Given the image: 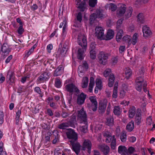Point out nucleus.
Masks as SVG:
<instances>
[{
  "label": "nucleus",
  "mask_w": 155,
  "mask_h": 155,
  "mask_svg": "<svg viewBox=\"0 0 155 155\" xmlns=\"http://www.w3.org/2000/svg\"><path fill=\"white\" fill-rule=\"evenodd\" d=\"M65 90L69 92L71 94L76 93L77 94L80 93V91L75 85L73 83L68 84L65 86Z\"/></svg>",
  "instance_id": "obj_1"
},
{
  "label": "nucleus",
  "mask_w": 155,
  "mask_h": 155,
  "mask_svg": "<svg viewBox=\"0 0 155 155\" xmlns=\"http://www.w3.org/2000/svg\"><path fill=\"white\" fill-rule=\"evenodd\" d=\"M103 17L104 15L102 13V12L99 10L97 9L95 12L94 13L90 15L89 19L90 24L92 25L97 18H102Z\"/></svg>",
  "instance_id": "obj_2"
},
{
  "label": "nucleus",
  "mask_w": 155,
  "mask_h": 155,
  "mask_svg": "<svg viewBox=\"0 0 155 155\" xmlns=\"http://www.w3.org/2000/svg\"><path fill=\"white\" fill-rule=\"evenodd\" d=\"M98 56L99 63L103 65H105L108 58V54L102 51L100 52Z\"/></svg>",
  "instance_id": "obj_3"
},
{
  "label": "nucleus",
  "mask_w": 155,
  "mask_h": 155,
  "mask_svg": "<svg viewBox=\"0 0 155 155\" xmlns=\"http://www.w3.org/2000/svg\"><path fill=\"white\" fill-rule=\"evenodd\" d=\"M136 82L137 85L136 87L137 91L139 92L141 91L142 89V86L143 85V91L145 93L147 92V84L146 81H144V80L143 79L142 81H136Z\"/></svg>",
  "instance_id": "obj_4"
},
{
  "label": "nucleus",
  "mask_w": 155,
  "mask_h": 155,
  "mask_svg": "<svg viewBox=\"0 0 155 155\" xmlns=\"http://www.w3.org/2000/svg\"><path fill=\"white\" fill-rule=\"evenodd\" d=\"M70 144L71 146L72 150L75 152L77 155H78L80 152L81 145L77 140H70Z\"/></svg>",
  "instance_id": "obj_5"
},
{
  "label": "nucleus",
  "mask_w": 155,
  "mask_h": 155,
  "mask_svg": "<svg viewBox=\"0 0 155 155\" xmlns=\"http://www.w3.org/2000/svg\"><path fill=\"white\" fill-rule=\"evenodd\" d=\"M78 116L80 121V123L84 122L85 123H87V115L83 107H82L81 110L78 111Z\"/></svg>",
  "instance_id": "obj_6"
},
{
  "label": "nucleus",
  "mask_w": 155,
  "mask_h": 155,
  "mask_svg": "<svg viewBox=\"0 0 155 155\" xmlns=\"http://www.w3.org/2000/svg\"><path fill=\"white\" fill-rule=\"evenodd\" d=\"M68 131L66 132L67 138L71 140H77L78 136L77 134L75 132L74 130L71 128L68 129Z\"/></svg>",
  "instance_id": "obj_7"
},
{
  "label": "nucleus",
  "mask_w": 155,
  "mask_h": 155,
  "mask_svg": "<svg viewBox=\"0 0 155 155\" xmlns=\"http://www.w3.org/2000/svg\"><path fill=\"white\" fill-rule=\"evenodd\" d=\"M1 51L2 52V55L4 58L8 56L11 51V48L6 43H4L1 47Z\"/></svg>",
  "instance_id": "obj_8"
},
{
  "label": "nucleus",
  "mask_w": 155,
  "mask_h": 155,
  "mask_svg": "<svg viewBox=\"0 0 155 155\" xmlns=\"http://www.w3.org/2000/svg\"><path fill=\"white\" fill-rule=\"evenodd\" d=\"M50 74L48 71H45L38 78L37 80L39 83H43L48 80Z\"/></svg>",
  "instance_id": "obj_9"
},
{
  "label": "nucleus",
  "mask_w": 155,
  "mask_h": 155,
  "mask_svg": "<svg viewBox=\"0 0 155 155\" xmlns=\"http://www.w3.org/2000/svg\"><path fill=\"white\" fill-rule=\"evenodd\" d=\"M78 40V44L81 47H84L85 49L87 45L86 38L84 36L79 35Z\"/></svg>",
  "instance_id": "obj_10"
},
{
  "label": "nucleus",
  "mask_w": 155,
  "mask_h": 155,
  "mask_svg": "<svg viewBox=\"0 0 155 155\" xmlns=\"http://www.w3.org/2000/svg\"><path fill=\"white\" fill-rule=\"evenodd\" d=\"M95 36L99 39H102L104 35V29L100 26H97L95 29Z\"/></svg>",
  "instance_id": "obj_11"
},
{
  "label": "nucleus",
  "mask_w": 155,
  "mask_h": 155,
  "mask_svg": "<svg viewBox=\"0 0 155 155\" xmlns=\"http://www.w3.org/2000/svg\"><path fill=\"white\" fill-rule=\"evenodd\" d=\"M91 146L92 143L91 141L88 140H85L82 144V150H84L86 149H87V152L90 154L91 151Z\"/></svg>",
  "instance_id": "obj_12"
},
{
  "label": "nucleus",
  "mask_w": 155,
  "mask_h": 155,
  "mask_svg": "<svg viewBox=\"0 0 155 155\" xmlns=\"http://www.w3.org/2000/svg\"><path fill=\"white\" fill-rule=\"evenodd\" d=\"M98 148L104 155H107L110 151V147L105 144H100L98 146Z\"/></svg>",
  "instance_id": "obj_13"
},
{
  "label": "nucleus",
  "mask_w": 155,
  "mask_h": 155,
  "mask_svg": "<svg viewBox=\"0 0 155 155\" xmlns=\"http://www.w3.org/2000/svg\"><path fill=\"white\" fill-rule=\"evenodd\" d=\"M89 99L91 103V108L93 111H96L97 110V106L96 99L95 97L93 96L90 97Z\"/></svg>",
  "instance_id": "obj_14"
},
{
  "label": "nucleus",
  "mask_w": 155,
  "mask_h": 155,
  "mask_svg": "<svg viewBox=\"0 0 155 155\" xmlns=\"http://www.w3.org/2000/svg\"><path fill=\"white\" fill-rule=\"evenodd\" d=\"M87 95L83 93H81L78 95L77 98V103L79 105L83 104L84 102Z\"/></svg>",
  "instance_id": "obj_15"
},
{
  "label": "nucleus",
  "mask_w": 155,
  "mask_h": 155,
  "mask_svg": "<svg viewBox=\"0 0 155 155\" xmlns=\"http://www.w3.org/2000/svg\"><path fill=\"white\" fill-rule=\"evenodd\" d=\"M64 67L62 65H60L55 70L54 73V76L61 75L64 73Z\"/></svg>",
  "instance_id": "obj_16"
},
{
  "label": "nucleus",
  "mask_w": 155,
  "mask_h": 155,
  "mask_svg": "<svg viewBox=\"0 0 155 155\" xmlns=\"http://www.w3.org/2000/svg\"><path fill=\"white\" fill-rule=\"evenodd\" d=\"M142 31L143 36L144 37H148L152 34V32L150 28L147 27V25H145L143 27Z\"/></svg>",
  "instance_id": "obj_17"
},
{
  "label": "nucleus",
  "mask_w": 155,
  "mask_h": 155,
  "mask_svg": "<svg viewBox=\"0 0 155 155\" xmlns=\"http://www.w3.org/2000/svg\"><path fill=\"white\" fill-rule=\"evenodd\" d=\"M138 34L137 33H135L133 36L132 40H131V38H128L127 40L128 41V43L129 44L132 43L133 45H135L137 41L138 38Z\"/></svg>",
  "instance_id": "obj_18"
},
{
  "label": "nucleus",
  "mask_w": 155,
  "mask_h": 155,
  "mask_svg": "<svg viewBox=\"0 0 155 155\" xmlns=\"http://www.w3.org/2000/svg\"><path fill=\"white\" fill-rule=\"evenodd\" d=\"M120 6L119 10L117 11V15L119 17L123 15L126 11V7L124 4H120Z\"/></svg>",
  "instance_id": "obj_19"
},
{
  "label": "nucleus",
  "mask_w": 155,
  "mask_h": 155,
  "mask_svg": "<svg viewBox=\"0 0 155 155\" xmlns=\"http://www.w3.org/2000/svg\"><path fill=\"white\" fill-rule=\"evenodd\" d=\"M103 135L106 137L105 142L107 143H109L112 139L111 134V133L108 131H106L103 133Z\"/></svg>",
  "instance_id": "obj_20"
},
{
  "label": "nucleus",
  "mask_w": 155,
  "mask_h": 155,
  "mask_svg": "<svg viewBox=\"0 0 155 155\" xmlns=\"http://www.w3.org/2000/svg\"><path fill=\"white\" fill-rule=\"evenodd\" d=\"M137 21L141 24H143L145 22L143 14L142 13H139L137 16Z\"/></svg>",
  "instance_id": "obj_21"
},
{
  "label": "nucleus",
  "mask_w": 155,
  "mask_h": 155,
  "mask_svg": "<svg viewBox=\"0 0 155 155\" xmlns=\"http://www.w3.org/2000/svg\"><path fill=\"white\" fill-rule=\"evenodd\" d=\"M53 133L54 136H55V138L52 141V143L55 144L59 142L60 136L58 134V132L57 130H54Z\"/></svg>",
  "instance_id": "obj_22"
},
{
  "label": "nucleus",
  "mask_w": 155,
  "mask_h": 155,
  "mask_svg": "<svg viewBox=\"0 0 155 155\" xmlns=\"http://www.w3.org/2000/svg\"><path fill=\"white\" fill-rule=\"evenodd\" d=\"M136 111L135 107L134 106H131L129 111V117L130 118H132L134 116Z\"/></svg>",
  "instance_id": "obj_23"
},
{
  "label": "nucleus",
  "mask_w": 155,
  "mask_h": 155,
  "mask_svg": "<svg viewBox=\"0 0 155 155\" xmlns=\"http://www.w3.org/2000/svg\"><path fill=\"white\" fill-rule=\"evenodd\" d=\"M94 85V78L92 77H91L90 79V83L88 87V91L90 93L92 92L93 89Z\"/></svg>",
  "instance_id": "obj_24"
},
{
  "label": "nucleus",
  "mask_w": 155,
  "mask_h": 155,
  "mask_svg": "<svg viewBox=\"0 0 155 155\" xmlns=\"http://www.w3.org/2000/svg\"><path fill=\"white\" fill-rule=\"evenodd\" d=\"M118 151L121 155H126V147L124 146H120L118 147Z\"/></svg>",
  "instance_id": "obj_25"
},
{
  "label": "nucleus",
  "mask_w": 155,
  "mask_h": 155,
  "mask_svg": "<svg viewBox=\"0 0 155 155\" xmlns=\"http://www.w3.org/2000/svg\"><path fill=\"white\" fill-rule=\"evenodd\" d=\"M134 128V122L133 120L129 122L127 125V130L129 132H131Z\"/></svg>",
  "instance_id": "obj_26"
},
{
  "label": "nucleus",
  "mask_w": 155,
  "mask_h": 155,
  "mask_svg": "<svg viewBox=\"0 0 155 155\" xmlns=\"http://www.w3.org/2000/svg\"><path fill=\"white\" fill-rule=\"evenodd\" d=\"M21 111V110L18 109L16 113V116L15 118V123L17 125H18L20 124L19 120Z\"/></svg>",
  "instance_id": "obj_27"
},
{
  "label": "nucleus",
  "mask_w": 155,
  "mask_h": 155,
  "mask_svg": "<svg viewBox=\"0 0 155 155\" xmlns=\"http://www.w3.org/2000/svg\"><path fill=\"white\" fill-rule=\"evenodd\" d=\"M114 32L111 29H109L106 35V38L107 40H110L112 39L114 35Z\"/></svg>",
  "instance_id": "obj_28"
},
{
  "label": "nucleus",
  "mask_w": 155,
  "mask_h": 155,
  "mask_svg": "<svg viewBox=\"0 0 155 155\" xmlns=\"http://www.w3.org/2000/svg\"><path fill=\"white\" fill-rule=\"evenodd\" d=\"M115 80V77H114L113 74L111 73L110 74L109 78V82L108 85L110 87H111L113 86L114 81Z\"/></svg>",
  "instance_id": "obj_29"
},
{
  "label": "nucleus",
  "mask_w": 155,
  "mask_h": 155,
  "mask_svg": "<svg viewBox=\"0 0 155 155\" xmlns=\"http://www.w3.org/2000/svg\"><path fill=\"white\" fill-rule=\"evenodd\" d=\"M84 51L83 48L78 49V51L77 57L78 59L81 60L84 58Z\"/></svg>",
  "instance_id": "obj_30"
},
{
  "label": "nucleus",
  "mask_w": 155,
  "mask_h": 155,
  "mask_svg": "<svg viewBox=\"0 0 155 155\" xmlns=\"http://www.w3.org/2000/svg\"><path fill=\"white\" fill-rule=\"evenodd\" d=\"M88 78L87 77L83 78L81 83V87L83 88H86L88 86Z\"/></svg>",
  "instance_id": "obj_31"
},
{
  "label": "nucleus",
  "mask_w": 155,
  "mask_h": 155,
  "mask_svg": "<svg viewBox=\"0 0 155 155\" xmlns=\"http://www.w3.org/2000/svg\"><path fill=\"white\" fill-rule=\"evenodd\" d=\"M81 124H83L84 125H81L80 126V130L83 133H86L87 130V128L88 127V122L87 121V123H85L84 122L83 123H80Z\"/></svg>",
  "instance_id": "obj_32"
},
{
  "label": "nucleus",
  "mask_w": 155,
  "mask_h": 155,
  "mask_svg": "<svg viewBox=\"0 0 155 155\" xmlns=\"http://www.w3.org/2000/svg\"><path fill=\"white\" fill-rule=\"evenodd\" d=\"M0 155H7L4 147V143L2 141L0 142Z\"/></svg>",
  "instance_id": "obj_33"
},
{
  "label": "nucleus",
  "mask_w": 155,
  "mask_h": 155,
  "mask_svg": "<svg viewBox=\"0 0 155 155\" xmlns=\"http://www.w3.org/2000/svg\"><path fill=\"white\" fill-rule=\"evenodd\" d=\"M107 105V101H104L99 104V109L101 112H104L105 110Z\"/></svg>",
  "instance_id": "obj_34"
},
{
  "label": "nucleus",
  "mask_w": 155,
  "mask_h": 155,
  "mask_svg": "<svg viewBox=\"0 0 155 155\" xmlns=\"http://www.w3.org/2000/svg\"><path fill=\"white\" fill-rule=\"evenodd\" d=\"M70 126V125L68 122L63 123L59 124L58 127L60 129H65L66 127H68Z\"/></svg>",
  "instance_id": "obj_35"
},
{
  "label": "nucleus",
  "mask_w": 155,
  "mask_h": 155,
  "mask_svg": "<svg viewBox=\"0 0 155 155\" xmlns=\"http://www.w3.org/2000/svg\"><path fill=\"white\" fill-rule=\"evenodd\" d=\"M112 139L111 140V143L110 144L111 147L112 149L114 150L116 148V139L115 138V135H113L112 137Z\"/></svg>",
  "instance_id": "obj_36"
},
{
  "label": "nucleus",
  "mask_w": 155,
  "mask_h": 155,
  "mask_svg": "<svg viewBox=\"0 0 155 155\" xmlns=\"http://www.w3.org/2000/svg\"><path fill=\"white\" fill-rule=\"evenodd\" d=\"M113 120V118L111 117L107 118L106 122V124L110 126H113L114 124Z\"/></svg>",
  "instance_id": "obj_37"
},
{
  "label": "nucleus",
  "mask_w": 155,
  "mask_h": 155,
  "mask_svg": "<svg viewBox=\"0 0 155 155\" xmlns=\"http://www.w3.org/2000/svg\"><path fill=\"white\" fill-rule=\"evenodd\" d=\"M37 47V45L35 44L29 50V51H25L26 55L27 57H28L33 52L34 49Z\"/></svg>",
  "instance_id": "obj_38"
},
{
  "label": "nucleus",
  "mask_w": 155,
  "mask_h": 155,
  "mask_svg": "<svg viewBox=\"0 0 155 155\" xmlns=\"http://www.w3.org/2000/svg\"><path fill=\"white\" fill-rule=\"evenodd\" d=\"M133 11L132 7H129L128 8L127 11V19L130 18L131 17L132 13Z\"/></svg>",
  "instance_id": "obj_39"
},
{
  "label": "nucleus",
  "mask_w": 155,
  "mask_h": 155,
  "mask_svg": "<svg viewBox=\"0 0 155 155\" xmlns=\"http://www.w3.org/2000/svg\"><path fill=\"white\" fill-rule=\"evenodd\" d=\"M85 2L84 1L81 2L79 4L78 8L80 9V10L82 12H84L85 9Z\"/></svg>",
  "instance_id": "obj_40"
},
{
  "label": "nucleus",
  "mask_w": 155,
  "mask_h": 155,
  "mask_svg": "<svg viewBox=\"0 0 155 155\" xmlns=\"http://www.w3.org/2000/svg\"><path fill=\"white\" fill-rule=\"evenodd\" d=\"M96 87L99 88V90H101L102 88V81L101 79L97 78L95 81Z\"/></svg>",
  "instance_id": "obj_41"
},
{
  "label": "nucleus",
  "mask_w": 155,
  "mask_h": 155,
  "mask_svg": "<svg viewBox=\"0 0 155 155\" xmlns=\"http://www.w3.org/2000/svg\"><path fill=\"white\" fill-rule=\"evenodd\" d=\"M122 30H120V31H118L116 36V40L117 42H119L122 38Z\"/></svg>",
  "instance_id": "obj_42"
},
{
  "label": "nucleus",
  "mask_w": 155,
  "mask_h": 155,
  "mask_svg": "<svg viewBox=\"0 0 155 155\" xmlns=\"http://www.w3.org/2000/svg\"><path fill=\"white\" fill-rule=\"evenodd\" d=\"M114 113L115 115H119L120 113V108L119 106H115L114 109Z\"/></svg>",
  "instance_id": "obj_43"
},
{
  "label": "nucleus",
  "mask_w": 155,
  "mask_h": 155,
  "mask_svg": "<svg viewBox=\"0 0 155 155\" xmlns=\"http://www.w3.org/2000/svg\"><path fill=\"white\" fill-rule=\"evenodd\" d=\"M71 150L70 149H64L62 152H59V153L62 155H69L70 154Z\"/></svg>",
  "instance_id": "obj_44"
},
{
  "label": "nucleus",
  "mask_w": 155,
  "mask_h": 155,
  "mask_svg": "<svg viewBox=\"0 0 155 155\" xmlns=\"http://www.w3.org/2000/svg\"><path fill=\"white\" fill-rule=\"evenodd\" d=\"M143 4H145L143 0H136L135 4L137 7H139Z\"/></svg>",
  "instance_id": "obj_45"
},
{
  "label": "nucleus",
  "mask_w": 155,
  "mask_h": 155,
  "mask_svg": "<svg viewBox=\"0 0 155 155\" xmlns=\"http://www.w3.org/2000/svg\"><path fill=\"white\" fill-rule=\"evenodd\" d=\"M25 30L23 28V25L20 26L17 31L19 35H21L24 32Z\"/></svg>",
  "instance_id": "obj_46"
},
{
  "label": "nucleus",
  "mask_w": 155,
  "mask_h": 155,
  "mask_svg": "<svg viewBox=\"0 0 155 155\" xmlns=\"http://www.w3.org/2000/svg\"><path fill=\"white\" fill-rule=\"evenodd\" d=\"M126 133L125 132L123 131L121 133V135L120 136V139L122 142H125L126 140Z\"/></svg>",
  "instance_id": "obj_47"
},
{
  "label": "nucleus",
  "mask_w": 155,
  "mask_h": 155,
  "mask_svg": "<svg viewBox=\"0 0 155 155\" xmlns=\"http://www.w3.org/2000/svg\"><path fill=\"white\" fill-rule=\"evenodd\" d=\"M61 81L59 79L56 78L55 80V86L57 88H60L61 86Z\"/></svg>",
  "instance_id": "obj_48"
},
{
  "label": "nucleus",
  "mask_w": 155,
  "mask_h": 155,
  "mask_svg": "<svg viewBox=\"0 0 155 155\" xmlns=\"http://www.w3.org/2000/svg\"><path fill=\"white\" fill-rule=\"evenodd\" d=\"M97 3V0H89V5L91 7H94Z\"/></svg>",
  "instance_id": "obj_49"
},
{
  "label": "nucleus",
  "mask_w": 155,
  "mask_h": 155,
  "mask_svg": "<svg viewBox=\"0 0 155 155\" xmlns=\"http://www.w3.org/2000/svg\"><path fill=\"white\" fill-rule=\"evenodd\" d=\"M9 72L7 75V77H9V80L10 81V84L13 82L14 81V77L13 76V73L11 72L10 74H9Z\"/></svg>",
  "instance_id": "obj_50"
},
{
  "label": "nucleus",
  "mask_w": 155,
  "mask_h": 155,
  "mask_svg": "<svg viewBox=\"0 0 155 155\" xmlns=\"http://www.w3.org/2000/svg\"><path fill=\"white\" fill-rule=\"evenodd\" d=\"M132 74V71L131 69L129 68L127 69V79H128L130 78V77L131 76Z\"/></svg>",
  "instance_id": "obj_51"
},
{
  "label": "nucleus",
  "mask_w": 155,
  "mask_h": 155,
  "mask_svg": "<svg viewBox=\"0 0 155 155\" xmlns=\"http://www.w3.org/2000/svg\"><path fill=\"white\" fill-rule=\"evenodd\" d=\"M68 49V47L67 46L64 47V45H63V47L61 51V54L63 56L65 55Z\"/></svg>",
  "instance_id": "obj_52"
},
{
  "label": "nucleus",
  "mask_w": 155,
  "mask_h": 155,
  "mask_svg": "<svg viewBox=\"0 0 155 155\" xmlns=\"http://www.w3.org/2000/svg\"><path fill=\"white\" fill-rule=\"evenodd\" d=\"M30 77V75L29 74L27 75L26 76L22 77L21 80L22 83L24 84L26 80L28 79Z\"/></svg>",
  "instance_id": "obj_53"
},
{
  "label": "nucleus",
  "mask_w": 155,
  "mask_h": 155,
  "mask_svg": "<svg viewBox=\"0 0 155 155\" xmlns=\"http://www.w3.org/2000/svg\"><path fill=\"white\" fill-rule=\"evenodd\" d=\"M4 114L3 111H0V125L4 122Z\"/></svg>",
  "instance_id": "obj_54"
},
{
  "label": "nucleus",
  "mask_w": 155,
  "mask_h": 155,
  "mask_svg": "<svg viewBox=\"0 0 155 155\" xmlns=\"http://www.w3.org/2000/svg\"><path fill=\"white\" fill-rule=\"evenodd\" d=\"M135 151V148L134 147L131 146L128 148L127 150V154L128 153L130 154H131Z\"/></svg>",
  "instance_id": "obj_55"
},
{
  "label": "nucleus",
  "mask_w": 155,
  "mask_h": 155,
  "mask_svg": "<svg viewBox=\"0 0 155 155\" xmlns=\"http://www.w3.org/2000/svg\"><path fill=\"white\" fill-rule=\"evenodd\" d=\"M91 58L92 59H95L96 58V53L95 51H90Z\"/></svg>",
  "instance_id": "obj_56"
},
{
  "label": "nucleus",
  "mask_w": 155,
  "mask_h": 155,
  "mask_svg": "<svg viewBox=\"0 0 155 155\" xmlns=\"http://www.w3.org/2000/svg\"><path fill=\"white\" fill-rule=\"evenodd\" d=\"M110 8L112 11L114 12L117 9V6L114 4L111 3L110 4Z\"/></svg>",
  "instance_id": "obj_57"
},
{
  "label": "nucleus",
  "mask_w": 155,
  "mask_h": 155,
  "mask_svg": "<svg viewBox=\"0 0 155 155\" xmlns=\"http://www.w3.org/2000/svg\"><path fill=\"white\" fill-rule=\"evenodd\" d=\"M111 72L110 69L108 68L104 72V75L105 77H107Z\"/></svg>",
  "instance_id": "obj_58"
},
{
  "label": "nucleus",
  "mask_w": 155,
  "mask_h": 155,
  "mask_svg": "<svg viewBox=\"0 0 155 155\" xmlns=\"http://www.w3.org/2000/svg\"><path fill=\"white\" fill-rule=\"evenodd\" d=\"M26 91V88L24 86L20 87H18V93H21L25 92Z\"/></svg>",
  "instance_id": "obj_59"
},
{
  "label": "nucleus",
  "mask_w": 155,
  "mask_h": 155,
  "mask_svg": "<svg viewBox=\"0 0 155 155\" xmlns=\"http://www.w3.org/2000/svg\"><path fill=\"white\" fill-rule=\"evenodd\" d=\"M63 22H64L65 24L64 25L63 28L62 33L63 34L64 33L67 27V21L66 19H64L63 20Z\"/></svg>",
  "instance_id": "obj_60"
},
{
  "label": "nucleus",
  "mask_w": 155,
  "mask_h": 155,
  "mask_svg": "<svg viewBox=\"0 0 155 155\" xmlns=\"http://www.w3.org/2000/svg\"><path fill=\"white\" fill-rule=\"evenodd\" d=\"M95 45L96 44L94 42H92L90 45V51H95Z\"/></svg>",
  "instance_id": "obj_61"
},
{
  "label": "nucleus",
  "mask_w": 155,
  "mask_h": 155,
  "mask_svg": "<svg viewBox=\"0 0 155 155\" xmlns=\"http://www.w3.org/2000/svg\"><path fill=\"white\" fill-rule=\"evenodd\" d=\"M136 118H141V111L140 109H137V112L136 115Z\"/></svg>",
  "instance_id": "obj_62"
},
{
  "label": "nucleus",
  "mask_w": 155,
  "mask_h": 155,
  "mask_svg": "<svg viewBox=\"0 0 155 155\" xmlns=\"http://www.w3.org/2000/svg\"><path fill=\"white\" fill-rule=\"evenodd\" d=\"M77 19L80 22H81L82 20V14L81 12H79L78 13L77 16Z\"/></svg>",
  "instance_id": "obj_63"
},
{
  "label": "nucleus",
  "mask_w": 155,
  "mask_h": 155,
  "mask_svg": "<svg viewBox=\"0 0 155 155\" xmlns=\"http://www.w3.org/2000/svg\"><path fill=\"white\" fill-rule=\"evenodd\" d=\"M46 114L48 115L51 117L53 116V112L51 110L50 108H48L47 109Z\"/></svg>",
  "instance_id": "obj_64"
}]
</instances>
